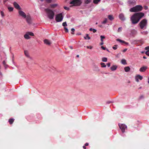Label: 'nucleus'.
<instances>
[{
    "label": "nucleus",
    "mask_w": 149,
    "mask_h": 149,
    "mask_svg": "<svg viewBox=\"0 0 149 149\" xmlns=\"http://www.w3.org/2000/svg\"><path fill=\"white\" fill-rule=\"evenodd\" d=\"M144 15V14L142 12L134 13L130 19L132 24H135L137 23Z\"/></svg>",
    "instance_id": "obj_1"
},
{
    "label": "nucleus",
    "mask_w": 149,
    "mask_h": 149,
    "mask_svg": "<svg viewBox=\"0 0 149 149\" xmlns=\"http://www.w3.org/2000/svg\"><path fill=\"white\" fill-rule=\"evenodd\" d=\"M45 10L47 14L48 18L50 19H53L55 14L49 8L45 9Z\"/></svg>",
    "instance_id": "obj_2"
},
{
    "label": "nucleus",
    "mask_w": 149,
    "mask_h": 149,
    "mask_svg": "<svg viewBox=\"0 0 149 149\" xmlns=\"http://www.w3.org/2000/svg\"><path fill=\"white\" fill-rule=\"evenodd\" d=\"M143 9V7L140 5H137L130 9V11L131 12H136L141 11Z\"/></svg>",
    "instance_id": "obj_3"
},
{
    "label": "nucleus",
    "mask_w": 149,
    "mask_h": 149,
    "mask_svg": "<svg viewBox=\"0 0 149 149\" xmlns=\"http://www.w3.org/2000/svg\"><path fill=\"white\" fill-rule=\"evenodd\" d=\"M147 24V21L146 19H144L142 20L139 23L140 28L141 29H143L145 27H146Z\"/></svg>",
    "instance_id": "obj_4"
},
{
    "label": "nucleus",
    "mask_w": 149,
    "mask_h": 149,
    "mask_svg": "<svg viewBox=\"0 0 149 149\" xmlns=\"http://www.w3.org/2000/svg\"><path fill=\"white\" fill-rule=\"evenodd\" d=\"M70 3L73 4V6H79L81 4V2L80 0H73Z\"/></svg>",
    "instance_id": "obj_5"
},
{
    "label": "nucleus",
    "mask_w": 149,
    "mask_h": 149,
    "mask_svg": "<svg viewBox=\"0 0 149 149\" xmlns=\"http://www.w3.org/2000/svg\"><path fill=\"white\" fill-rule=\"evenodd\" d=\"M63 19V16L62 13L57 14L56 15L55 19L57 22L61 21Z\"/></svg>",
    "instance_id": "obj_6"
},
{
    "label": "nucleus",
    "mask_w": 149,
    "mask_h": 149,
    "mask_svg": "<svg viewBox=\"0 0 149 149\" xmlns=\"http://www.w3.org/2000/svg\"><path fill=\"white\" fill-rule=\"evenodd\" d=\"M118 125L120 128L122 132L124 133L125 132V130L127 128L126 126L124 124H119Z\"/></svg>",
    "instance_id": "obj_7"
},
{
    "label": "nucleus",
    "mask_w": 149,
    "mask_h": 149,
    "mask_svg": "<svg viewBox=\"0 0 149 149\" xmlns=\"http://www.w3.org/2000/svg\"><path fill=\"white\" fill-rule=\"evenodd\" d=\"M19 15L24 18H26V15L25 13L22 10H19L18 12Z\"/></svg>",
    "instance_id": "obj_8"
},
{
    "label": "nucleus",
    "mask_w": 149,
    "mask_h": 149,
    "mask_svg": "<svg viewBox=\"0 0 149 149\" xmlns=\"http://www.w3.org/2000/svg\"><path fill=\"white\" fill-rule=\"evenodd\" d=\"M26 18L27 22L29 24H31V20L30 15H27Z\"/></svg>",
    "instance_id": "obj_9"
},
{
    "label": "nucleus",
    "mask_w": 149,
    "mask_h": 149,
    "mask_svg": "<svg viewBox=\"0 0 149 149\" xmlns=\"http://www.w3.org/2000/svg\"><path fill=\"white\" fill-rule=\"evenodd\" d=\"M118 17L119 19L122 21H124L125 20V17L124 15L122 13H120Z\"/></svg>",
    "instance_id": "obj_10"
},
{
    "label": "nucleus",
    "mask_w": 149,
    "mask_h": 149,
    "mask_svg": "<svg viewBox=\"0 0 149 149\" xmlns=\"http://www.w3.org/2000/svg\"><path fill=\"white\" fill-rule=\"evenodd\" d=\"M13 5L14 7L17 9L20 10L21 9L19 6L16 2H14L13 3Z\"/></svg>",
    "instance_id": "obj_11"
},
{
    "label": "nucleus",
    "mask_w": 149,
    "mask_h": 149,
    "mask_svg": "<svg viewBox=\"0 0 149 149\" xmlns=\"http://www.w3.org/2000/svg\"><path fill=\"white\" fill-rule=\"evenodd\" d=\"M139 79L142 80L143 79V77L139 75H138L136 76L135 78L137 82H139Z\"/></svg>",
    "instance_id": "obj_12"
},
{
    "label": "nucleus",
    "mask_w": 149,
    "mask_h": 149,
    "mask_svg": "<svg viewBox=\"0 0 149 149\" xmlns=\"http://www.w3.org/2000/svg\"><path fill=\"white\" fill-rule=\"evenodd\" d=\"M147 68V67L146 66H144L141 67L139 69V71L141 72H144L145 71Z\"/></svg>",
    "instance_id": "obj_13"
},
{
    "label": "nucleus",
    "mask_w": 149,
    "mask_h": 149,
    "mask_svg": "<svg viewBox=\"0 0 149 149\" xmlns=\"http://www.w3.org/2000/svg\"><path fill=\"white\" fill-rule=\"evenodd\" d=\"M44 42L45 44L48 45H50L51 44V42L47 39L45 40Z\"/></svg>",
    "instance_id": "obj_14"
},
{
    "label": "nucleus",
    "mask_w": 149,
    "mask_h": 149,
    "mask_svg": "<svg viewBox=\"0 0 149 149\" xmlns=\"http://www.w3.org/2000/svg\"><path fill=\"white\" fill-rule=\"evenodd\" d=\"M24 54L27 57L31 59V58L30 56L28 51H25Z\"/></svg>",
    "instance_id": "obj_15"
},
{
    "label": "nucleus",
    "mask_w": 149,
    "mask_h": 149,
    "mask_svg": "<svg viewBox=\"0 0 149 149\" xmlns=\"http://www.w3.org/2000/svg\"><path fill=\"white\" fill-rule=\"evenodd\" d=\"M116 40L118 41H119V42H120L124 43L126 45H128V44H129L128 42H125V41H124V40H120V39H117Z\"/></svg>",
    "instance_id": "obj_16"
},
{
    "label": "nucleus",
    "mask_w": 149,
    "mask_h": 149,
    "mask_svg": "<svg viewBox=\"0 0 149 149\" xmlns=\"http://www.w3.org/2000/svg\"><path fill=\"white\" fill-rule=\"evenodd\" d=\"M24 37L25 39H28L30 38V37L29 36L27 32L24 35Z\"/></svg>",
    "instance_id": "obj_17"
},
{
    "label": "nucleus",
    "mask_w": 149,
    "mask_h": 149,
    "mask_svg": "<svg viewBox=\"0 0 149 149\" xmlns=\"http://www.w3.org/2000/svg\"><path fill=\"white\" fill-rule=\"evenodd\" d=\"M117 68V67L116 65H113L112 66H111V67L110 68L111 70L114 71V70H116V69Z\"/></svg>",
    "instance_id": "obj_18"
},
{
    "label": "nucleus",
    "mask_w": 149,
    "mask_h": 149,
    "mask_svg": "<svg viewBox=\"0 0 149 149\" xmlns=\"http://www.w3.org/2000/svg\"><path fill=\"white\" fill-rule=\"evenodd\" d=\"M14 120V119L13 118H11L10 119H9L8 120V122L9 123V124L10 125L12 124L13 123Z\"/></svg>",
    "instance_id": "obj_19"
},
{
    "label": "nucleus",
    "mask_w": 149,
    "mask_h": 149,
    "mask_svg": "<svg viewBox=\"0 0 149 149\" xmlns=\"http://www.w3.org/2000/svg\"><path fill=\"white\" fill-rule=\"evenodd\" d=\"M124 70L125 72H128L130 70V68L129 66H127L124 68Z\"/></svg>",
    "instance_id": "obj_20"
},
{
    "label": "nucleus",
    "mask_w": 149,
    "mask_h": 149,
    "mask_svg": "<svg viewBox=\"0 0 149 149\" xmlns=\"http://www.w3.org/2000/svg\"><path fill=\"white\" fill-rule=\"evenodd\" d=\"M108 18L111 21L112 20H113L114 19V18L113 17V16L112 15H108Z\"/></svg>",
    "instance_id": "obj_21"
},
{
    "label": "nucleus",
    "mask_w": 149,
    "mask_h": 149,
    "mask_svg": "<svg viewBox=\"0 0 149 149\" xmlns=\"http://www.w3.org/2000/svg\"><path fill=\"white\" fill-rule=\"evenodd\" d=\"M121 62V63L123 65H126L127 64L126 61L124 59L122 60Z\"/></svg>",
    "instance_id": "obj_22"
},
{
    "label": "nucleus",
    "mask_w": 149,
    "mask_h": 149,
    "mask_svg": "<svg viewBox=\"0 0 149 149\" xmlns=\"http://www.w3.org/2000/svg\"><path fill=\"white\" fill-rule=\"evenodd\" d=\"M57 5L56 4H51L50 5L51 7L52 8H54L57 6Z\"/></svg>",
    "instance_id": "obj_23"
},
{
    "label": "nucleus",
    "mask_w": 149,
    "mask_h": 149,
    "mask_svg": "<svg viewBox=\"0 0 149 149\" xmlns=\"http://www.w3.org/2000/svg\"><path fill=\"white\" fill-rule=\"evenodd\" d=\"M100 64L101 65V67L102 68H105L106 67V65L105 64V63H100Z\"/></svg>",
    "instance_id": "obj_24"
},
{
    "label": "nucleus",
    "mask_w": 149,
    "mask_h": 149,
    "mask_svg": "<svg viewBox=\"0 0 149 149\" xmlns=\"http://www.w3.org/2000/svg\"><path fill=\"white\" fill-rule=\"evenodd\" d=\"M101 0H93V2L95 4H97Z\"/></svg>",
    "instance_id": "obj_25"
},
{
    "label": "nucleus",
    "mask_w": 149,
    "mask_h": 149,
    "mask_svg": "<svg viewBox=\"0 0 149 149\" xmlns=\"http://www.w3.org/2000/svg\"><path fill=\"white\" fill-rule=\"evenodd\" d=\"M102 61L103 62H107V58L105 57H103L102 59Z\"/></svg>",
    "instance_id": "obj_26"
},
{
    "label": "nucleus",
    "mask_w": 149,
    "mask_h": 149,
    "mask_svg": "<svg viewBox=\"0 0 149 149\" xmlns=\"http://www.w3.org/2000/svg\"><path fill=\"white\" fill-rule=\"evenodd\" d=\"M27 32L28 33V34H29V36L30 35L32 36H34L33 33L32 32Z\"/></svg>",
    "instance_id": "obj_27"
},
{
    "label": "nucleus",
    "mask_w": 149,
    "mask_h": 149,
    "mask_svg": "<svg viewBox=\"0 0 149 149\" xmlns=\"http://www.w3.org/2000/svg\"><path fill=\"white\" fill-rule=\"evenodd\" d=\"M9 11L10 12H11L13 11V8L12 7H9L8 8Z\"/></svg>",
    "instance_id": "obj_28"
},
{
    "label": "nucleus",
    "mask_w": 149,
    "mask_h": 149,
    "mask_svg": "<svg viewBox=\"0 0 149 149\" xmlns=\"http://www.w3.org/2000/svg\"><path fill=\"white\" fill-rule=\"evenodd\" d=\"M91 1V0H85V3L86 4H88Z\"/></svg>",
    "instance_id": "obj_29"
},
{
    "label": "nucleus",
    "mask_w": 149,
    "mask_h": 149,
    "mask_svg": "<svg viewBox=\"0 0 149 149\" xmlns=\"http://www.w3.org/2000/svg\"><path fill=\"white\" fill-rule=\"evenodd\" d=\"M132 33L133 34H136L137 33V31L136 30H133L132 31Z\"/></svg>",
    "instance_id": "obj_30"
},
{
    "label": "nucleus",
    "mask_w": 149,
    "mask_h": 149,
    "mask_svg": "<svg viewBox=\"0 0 149 149\" xmlns=\"http://www.w3.org/2000/svg\"><path fill=\"white\" fill-rule=\"evenodd\" d=\"M84 38L85 39H86L87 38H88V39H90V38L89 36L88 35V34H86V37H84Z\"/></svg>",
    "instance_id": "obj_31"
},
{
    "label": "nucleus",
    "mask_w": 149,
    "mask_h": 149,
    "mask_svg": "<svg viewBox=\"0 0 149 149\" xmlns=\"http://www.w3.org/2000/svg\"><path fill=\"white\" fill-rule=\"evenodd\" d=\"M122 27H119L118 30V32H120L122 31Z\"/></svg>",
    "instance_id": "obj_32"
},
{
    "label": "nucleus",
    "mask_w": 149,
    "mask_h": 149,
    "mask_svg": "<svg viewBox=\"0 0 149 149\" xmlns=\"http://www.w3.org/2000/svg\"><path fill=\"white\" fill-rule=\"evenodd\" d=\"M107 18H105V20L102 22V23L103 24H105L107 22Z\"/></svg>",
    "instance_id": "obj_33"
},
{
    "label": "nucleus",
    "mask_w": 149,
    "mask_h": 149,
    "mask_svg": "<svg viewBox=\"0 0 149 149\" xmlns=\"http://www.w3.org/2000/svg\"><path fill=\"white\" fill-rule=\"evenodd\" d=\"M71 30L72 31V32L71 33V34L73 35L74 34V32L75 31L74 29V28H72L71 29Z\"/></svg>",
    "instance_id": "obj_34"
},
{
    "label": "nucleus",
    "mask_w": 149,
    "mask_h": 149,
    "mask_svg": "<svg viewBox=\"0 0 149 149\" xmlns=\"http://www.w3.org/2000/svg\"><path fill=\"white\" fill-rule=\"evenodd\" d=\"M62 25L64 26H67L66 22H63L62 24Z\"/></svg>",
    "instance_id": "obj_35"
},
{
    "label": "nucleus",
    "mask_w": 149,
    "mask_h": 149,
    "mask_svg": "<svg viewBox=\"0 0 149 149\" xmlns=\"http://www.w3.org/2000/svg\"><path fill=\"white\" fill-rule=\"evenodd\" d=\"M117 46L118 45H115L113 46L112 48L116 50L117 49Z\"/></svg>",
    "instance_id": "obj_36"
},
{
    "label": "nucleus",
    "mask_w": 149,
    "mask_h": 149,
    "mask_svg": "<svg viewBox=\"0 0 149 149\" xmlns=\"http://www.w3.org/2000/svg\"><path fill=\"white\" fill-rule=\"evenodd\" d=\"M1 14L2 17H3L4 16V13L2 11H1Z\"/></svg>",
    "instance_id": "obj_37"
},
{
    "label": "nucleus",
    "mask_w": 149,
    "mask_h": 149,
    "mask_svg": "<svg viewBox=\"0 0 149 149\" xmlns=\"http://www.w3.org/2000/svg\"><path fill=\"white\" fill-rule=\"evenodd\" d=\"M64 29L65 30V32L66 33H68V29H67V28L64 27Z\"/></svg>",
    "instance_id": "obj_38"
},
{
    "label": "nucleus",
    "mask_w": 149,
    "mask_h": 149,
    "mask_svg": "<svg viewBox=\"0 0 149 149\" xmlns=\"http://www.w3.org/2000/svg\"><path fill=\"white\" fill-rule=\"evenodd\" d=\"M64 9L66 10H70V8L68 7H66V6L64 7Z\"/></svg>",
    "instance_id": "obj_39"
},
{
    "label": "nucleus",
    "mask_w": 149,
    "mask_h": 149,
    "mask_svg": "<svg viewBox=\"0 0 149 149\" xmlns=\"http://www.w3.org/2000/svg\"><path fill=\"white\" fill-rule=\"evenodd\" d=\"M86 47L88 49H91L93 48V47L91 46H87Z\"/></svg>",
    "instance_id": "obj_40"
},
{
    "label": "nucleus",
    "mask_w": 149,
    "mask_h": 149,
    "mask_svg": "<svg viewBox=\"0 0 149 149\" xmlns=\"http://www.w3.org/2000/svg\"><path fill=\"white\" fill-rule=\"evenodd\" d=\"M146 54L148 56H149V50L147 51L146 52Z\"/></svg>",
    "instance_id": "obj_41"
},
{
    "label": "nucleus",
    "mask_w": 149,
    "mask_h": 149,
    "mask_svg": "<svg viewBox=\"0 0 149 149\" xmlns=\"http://www.w3.org/2000/svg\"><path fill=\"white\" fill-rule=\"evenodd\" d=\"M48 3H50L51 1H52V0H45Z\"/></svg>",
    "instance_id": "obj_42"
},
{
    "label": "nucleus",
    "mask_w": 149,
    "mask_h": 149,
    "mask_svg": "<svg viewBox=\"0 0 149 149\" xmlns=\"http://www.w3.org/2000/svg\"><path fill=\"white\" fill-rule=\"evenodd\" d=\"M100 38L101 39H104L105 38V37L104 36H100Z\"/></svg>",
    "instance_id": "obj_43"
},
{
    "label": "nucleus",
    "mask_w": 149,
    "mask_h": 149,
    "mask_svg": "<svg viewBox=\"0 0 149 149\" xmlns=\"http://www.w3.org/2000/svg\"><path fill=\"white\" fill-rule=\"evenodd\" d=\"M145 49L146 50H149V46L146 47Z\"/></svg>",
    "instance_id": "obj_44"
},
{
    "label": "nucleus",
    "mask_w": 149,
    "mask_h": 149,
    "mask_svg": "<svg viewBox=\"0 0 149 149\" xmlns=\"http://www.w3.org/2000/svg\"><path fill=\"white\" fill-rule=\"evenodd\" d=\"M101 48L103 50H105L106 49V48L104 47L103 46H102L101 47Z\"/></svg>",
    "instance_id": "obj_45"
},
{
    "label": "nucleus",
    "mask_w": 149,
    "mask_h": 149,
    "mask_svg": "<svg viewBox=\"0 0 149 149\" xmlns=\"http://www.w3.org/2000/svg\"><path fill=\"white\" fill-rule=\"evenodd\" d=\"M3 64L4 65H6V63L5 61H3Z\"/></svg>",
    "instance_id": "obj_46"
},
{
    "label": "nucleus",
    "mask_w": 149,
    "mask_h": 149,
    "mask_svg": "<svg viewBox=\"0 0 149 149\" xmlns=\"http://www.w3.org/2000/svg\"><path fill=\"white\" fill-rule=\"evenodd\" d=\"M107 65L108 67H110V63H108L107 64Z\"/></svg>",
    "instance_id": "obj_47"
},
{
    "label": "nucleus",
    "mask_w": 149,
    "mask_h": 149,
    "mask_svg": "<svg viewBox=\"0 0 149 149\" xmlns=\"http://www.w3.org/2000/svg\"><path fill=\"white\" fill-rule=\"evenodd\" d=\"M96 31H97V30L95 29H93V32L94 33L96 32Z\"/></svg>",
    "instance_id": "obj_48"
},
{
    "label": "nucleus",
    "mask_w": 149,
    "mask_h": 149,
    "mask_svg": "<svg viewBox=\"0 0 149 149\" xmlns=\"http://www.w3.org/2000/svg\"><path fill=\"white\" fill-rule=\"evenodd\" d=\"M127 50V49H125L123 50V52H125Z\"/></svg>",
    "instance_id": "obj_49"
},
{
    "label": "nucleus",
    "mask_w": 149,
    "mask_h": 149,
    "mask_svg": "<svg viewBox=\"0 0 149 149\" xmlns=\"http://www.w3.org/2000/svg\"><path fill=\"white\" fill-rule=\"evenodd\" d=\"M144 9H145V10H147L148 9V7L147 6H144Z\"/></svg>",
    "instance_id": "obj_50"
},
{
    "label": "nucleus",
    "mask_w": 149,
    "mask_h": 149,
    "mask_svg": "<svg viewBox=\"0 0 149 149\" xmlns=\"http://www.w3.org/2000/svg\"><path fill=\"white\" fill-rule=\"evenodd\" d=\"M88 143H86L85 144V146H88Z\"/></svg>",
    "instance_id": "obj_51"
},
{
    "label": "nucleus",
    "mask_w": 149,
    "mask_h": 149,
    "mask_svg": "<svg viewBox=\"0 0 149 149\" xmlns=\"http://www.w3.org/2000/svg\"><path fill=\"white\" fill-rule=\"evenodd\" d=\"M93 29H92V28H91L89 29V31H93Z\"/></svg>",
    "instance_id": "obj_52"
},
{
    "label": "nucleus",
    "mask_w": 149,
    "mask_h": 149,
    "mask_svg": "<svg viewBox=\"0 0 149 149\" xmlns=\"http://www.w3.org/2000/svg\"><path fill=\"white\" fill-rule=\"evenodd\" d=\"M143 95H141L140 97V99H142V98H143Z\"/></svg>",
    "instance_id": "obj_53"
},
{
    "label": "nucleus",
    "mask_w": 149,
    "mask_h": 149,
    "mask_svg": "<svg viewBox=\"0 0 149 149\" xmlns=\"http://www.w3.org/2000/svg\"><path fill=\"white\" fill-rule=\"evenodd\" d=\"M104 44V42H101L100 43V45H103Z\"/></svg>",
    "instance_id": "obj_54"
},
{
    "label": "nucleus",
    "mask_w": 149,
    "mask_h": 149,
    "mask_svg": "<svg viewBox=\"0 0 149 149\" xmlns=\"http://www.w3.org/2000/svg\"><path fill=\"white\" fill-rule=\"evenodd\" d=\"M69 47L70 48V49H73L72 48V46H69Z\"/></svg>",
    "instance_id": "obj_55"
},
{
    "label": "nucleus",
    "mask_w": 149,
    "mask_h": 149,
    "mask_svg": "<svg viewBox=\"0 0 149 149\" xmlns=\"http://www.w3.org/2000/svg\"><path fill=\"white\" fill-rule=\"evenodd\" d=\"M83 148L84 149H86V147L85 146H83Z\"/></svg>",
    "instance_id": "obj_56"
},
{
    "label": "nucleus",
    "mask_w": 149,
    "mask_h": 149,
    "mask_svg": "<svg viewBox=\"0 0 149 149\" xmlns=\"http://www.w3.org/2000/svg\"><path fill=\"white\" fill-rule=\"evenodd\" d=\"M143 58L144 59L146 58L145 56H143Z\"/></svg>",
    "instance_id": "obj_57"
},
{
    "label": "nucleus",
    "mask_w": 149,
    "mask_h": 149,
    "mask_svg": "<svg viewBox=\"0 0 149 149\" xmlns=\"http://www.w3.org/2000/svg\"><path fill=\"white\" fill-rule=\"evenodd\" d=\"M101 41L102 42H103V39H101Z\"/></svg>",
    "instance_id": "obj_58"
},
{
    "label": "nucleus",
    "mask_w": 149,
    "mask_h": 149,
    "mask_svg": "<svg viewBox=\"0 0 149 149\" xmlns=\"http://www.w3.org/2000/svg\"><path fill=\"white\" fill-rule=\"evenodd\" d=\"M79 55H77V57H79Z\"/></svg>",
    "instance_id": "obj_59"
},
{
    "label": "nucleus",
    "mask_w": 149,
    "mask_h": 149,
    "mask_svg": "<svg viewBox=\"0 0 149 149\" xmlns=\"http://www.w3.org/2000/svg\"><path fill=\"white\" fill-rule=\"evenodd\" d=\"M148 83L149 84V78H148Z\"/></svg>",
    "instance_id": "obj_60"
},
{
    "label": "nucleus",
    "mask_w": 149,
    "mask_h": 149,
    "mask_svg": "<svg viewBox=\"0 0 149 149\" xmlns=\"http://www.w3.org/2000/svg\"><path fill=\"white\" fill-rule=\"evenodd\" d=\"M110 103V102H108V103Z\"/></svg>",
    "instance_id": "obj_61"
},
{
    "label": "nucleus",
    "mask_w": 149,
    "mask_h": 149,
    "mask_svg": "<svg viewBox=\"0 0 149 149\" xmlns=\"http://www.w3.org/2000/svg\"><path fill=\"white\" fill-rule=\"evenodd\" d=\"M97 24V22H96V24Z\"/></svg>",
    "instance_id": "obj_62"
}]
</instances>
